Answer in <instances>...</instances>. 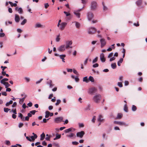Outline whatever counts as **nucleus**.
<instances>
[{
  "label": "nucleus",
  "instance_id": "f257e3e1",
  "mask_svg": "<svg viewBox=\"0 0 147 147\" xmlns=\"http://www.w3.org/2000/svg\"><path fill=\"white\" fill-rule=\"evenodd\" d=\"M101 98V95L100 94L95 96L93 98V99L94 102L96 103H98L100 102Z\"/></svg>",
  "mask_w": 147,
  "mask_h": 147
},
{
  "label": "nucleus",
  "instance_id": "f03ea898",
  "mask_svg": "<svg viewBox=\"0 0 147 147\" xmlns=\"http://www.w3.org/2000/svg\"><path fill=\"white\" fill-rule=\"evenodd\" d=\"M97 7V2L94 1H92L91 3V8L92 10H94L96 9Z\"/></svg>",
  "mask_w": 147,
  "mask_h": 147
},
{
  "label": "nucleus",
  "instance_id": "7ed1b4c3",
  "mask_svg": "<svg viewBox=\"0 0 147 147\" xmlns=\"http://www.w3.org/2000/svg\"><path fill=\"white\" fill-rule=\"evenodd\" d=\"M97 30L96 28L93 27L89 28L88 30V32L89 34H93L96 32Z\"/></svg>",
  "mask_w": 147,
  "mask_h": 147
},
{
  "label": "nucleus",
  "instance_id": "20e7f679",
  "mask_svg": "<svg viewBox=\"0 0 147 147\" xmlns=\"http://www.w3.org/2000/svg\"><path fill=\"white\" fill-rule=\"evenodd\" d=\"M63 118L62 117H57L54 119L55 122L57 123L61 122L63 121Z\"/></svg>",
  "mask_w": 147,
  "mask_h": 147
},
{
  "label": "nucleus",
  "instance_id": "39448f33",
  "mask_svg": "<svg viewBox=\"0 0 147 147\" xmlns=\"http://www.w3.org/2000/svg\"><path fill=\"white\" fill-rule=\"evenodd\" d=\"M114 123L121 126H127V125H126L125 123L123 122L115 121L114 122Z\"/></svg>",
  "mask_w": 147,
  "mask_h": 147
},
{
  "label": "nucleus",
  "instance_id": "423d86ee",
  "mask_svg": "<svg viewBox=\"0 0 147 147\" xmlns=\"http://www.w3.org/2000/svg\"><path fill=\"white\" fill-rule=\"evenodd\" d=\"M72 44V42L71 40L67 41L65 42V47L66 49H67L69 47H70V45H71Z\"/></svg>",
  "mask_w": 147,
  "mask_h": 147
},
{
  "label": "nucleus",
  "instance_id": "0eeeda50",
  "mask_svg": "<svg viewBox=\"0 0 147 147\" xmlns=\"http://www.w3.org/2000/svg\"><path fill=\"white\" fill-rule=\"evenodd\" d=\"M67 24V23L66 22H62L60 26L59 27V29L61 30H63Z\"/></svg>",
  "mask_w": 147,
  "mask_h": 147
},
{
  "label": "nucleus",
  "instance_id": "6e6552de",
  "mask_svg": "<svg viewBox=\"0 0 147 147\" xmlns=\"http://www.w3.org/2000/svg\"><path fill=\"white\" fill-rule=\"evenodd\" d=\"M65 45H63L60 46L59 47H58L57 50L59 51L62 52L65 50Z\"/></svg>",
  "mask_w": 147,
  "mask_h": 147
},
{
  "label": "nucleus",
  "instance_id": "1a4fd4ad",
  "mask_svg": "<svg viewBox=\"0 0 147 147\" xmlns=\"http://www.w3.org/2000/svg\"><path fill=\"white\" fill-rule=\"evenodd\" d=\"M97 89L95 87L91 88L89 89V93L90 94H93L97 91Z\"/></svg>",
  "mask_w": 147,
  "mask_h": 147
},
{
  "label": "nucleus",
  "instance_id": "9d476101",
  "mask_svg": "<svg viewBox=\"0 0 147 147\" xmlns=\"http://www.w3.org/2000/svg\"><path fill=\"white\" fill-rule=\"evenodd\" d=\"M85 133L84 131H82L80 132H78L77 133V136L78 137H80L82 138L84 134Z\"/></svg>",
  "mask_w": 147,
  "mask_h": 147
},
{
  "label": "nucleus",
  "instance_id": "9b49d317",
  "mask_svg": "<svg viewBox=\"0 0 147 147\" xmlns=\"http://www.w3.org/2000/svg\"><path fill=\"white\" fill-rule=\"evenodd\" d=\"M100 42L101 44V47L102 48L106 45V42L105 40L103 38L100 40Z\"/></svg>",
  "mask_w": 147,
  "mask_h": 147
},
{
  "label": "nucleus",
  "instance_id": "f8f14e48",
  "mask_svg": "<svg viewBox=\"0 0 147 147\" xmlns=\"http://www.w3.org/2000/svg\"><path fill=\"white\" fill-rule=\"evenodd\" d=\"M94 16L93 14L91 12H89L87 14V17L88 20L90 21L93 18Z\"/></svg>",
  "mask_w": 147,
  "mask_h": 147
},
{
  "label": "nucleus",
  "instance_id": "ddd939ff",
  "mask_svg": "<svg viewBox=\"0 0 147 147\" xmlns=\"http://www.w3.org/2000/svg\"><path fill=\"white\" fill-rule=\"evenodd\" d=\"M75 129L72 127H71L68 129H65L64 131L65 133H67L70 131H75Z\"/></svg>",
  "mask_w": 147,
  "mask_h": 147
},
{
  "label": "nucleus",
  "instance_id": "4468645a",
  "mask_svg": "<svg viewBox=\"0 0 147 147\" xmlns=\"http://www.w3.org/2000/svg\"><path fill=\"white\" fill-rule=\"evenodd\" d=\"M100 59L102 62H105V59L104 57V54L102 53L100 55Z\"/></svg>",
  "mask_w": 147,
  "mask_h": 147
},
{
  "label": "nucleus",
  "instance_id": "2eb2a0df",
  "mask_svg": "<svg viewBox=\"0 0 147 147\" xmlns=\"http://www.w3.org/2000/svg\"><path fill=\"white\" fill-rule=\"evenodd\" d=\"M123 117V114L121 113H118L117 114V116L115 118L116 119H121Z\"/></svg>",
  "mask_w": 147,
  "mask_h": 147
},
{
  "label": "nucleus",
  "instance_id": "dca6fc26",
  "mask_svg": "<svg viewBox=\"0 0 147 147\" xmlns=\"http://www.w3.org/2000/svg\"><path fill=\"white\" fill-rule=\"evenodd\" d=\"M104 119H103V117L101 115H100L99 116V118L98 119V121L100 122H102L103 121Z\"/></svg>",
  "mask_w": 147,
  "mask_h": 147
},
{
  "label": "nucleus",
  "instance_id": "f3484780",
  "mask_svg": "<svg viewBox=\"0 0 147 147\" xmlns=\"http://www.w3.org/2000/svg\"><path fill=\"white\" fill-rule=\"evenodd\" d=\"M15 20L17 22H18L20 20V18L19 16L17 14H16L15 17Z\"/></svg>",
  "mask_w": 147,
  "mask_h": 147
},
{
  "label": "nucleus",
  "instance_id": "a211bd4d",
  "mask_svg": "<svg viewBox=\"0 0 147 147\" xmlns=\"http://www.w3.org/2000/svg\"><path fill=\"white\" fill-rule=\"evenodd\" d=\"M66 56V55H59V57L60 58L62 59V61L63 62H65V59H64V58Z\"/></svg>",
  "mask_w": 147,
  "mask_h": 147
},
{
  "label": "nucleus",
  "instance_id": "6ab92c4d",
  "mask_svg": "<svg viewBox=\"0 0 147 147\" xmlns=\"http://www.w3.org/2000/svg\"><path fill=\"white\" fill-rule=\"evenodd\" d=\"M74 13L76 15V16L78 18H80V13L78 11H75L74 12Z\"/></svg>",
  "mask_w": 147,
  "mask_h": 147
},
{
  "label": "nucleus",
  "instance_id": "aec40b11",
  "mask_svg": "<svg viewBox=\"0 0 147 147\" xmlns=\"http://www.w3.org/2000/svg\"><path fill=\"white\" fill-rule=\"evenodd\" d=\"M45 134L43 133L40 135V140H43L45 138Z\"/></svg>",
  "mask_w": 147,
  "mask_h": 147
},
{
  "label": "nucleus",
  "instance_id": "412c9836",
  "mask_svg": "<svg viewBox=\"0 0 147 147\" xmlns=\"http://www.w3.org/2000/svg\"><path fill=\"white\" fill-rule=\"evenodd\" d=\"M13 101L12 100H11L9 102H7L5 104V105L6 107H8L10 105L12 104L13 103Z\"/></svg>",
  "mask_w": 147,
  "mask_h": 147
},
{
  "label": "nucleus",
  "instance_id": "4be33fe9",
  "mask_svg": "<svg viewBox=\"0 0 147 147\" xmlns=\"http://www.w3.org/2000/svg\"><path fill=\"white\" fill-rule=\"evenodd\" d=\"M37 137V136L36 135H35L34 136H31L30 138L31 139L32 141H34L35 139H36Z\"/></svg>",
  "mask_w": 147,
  "mask_h": 147
},
{
  "label": "nucleus",
  "instance_id": "5701e85b",
  "mask_svg": "<svg viewBox=\"0 0 147 147\" xmlns=\"http://www.w3.org/2000/svg\"><path fill=\"white\" fill-rule=\"evenodd\" d=\"M50 112L48 111H47L45 112L46 115H45V117L46 118H48L50 115Z\"/></svg>",
  "mask_w": 147,
  "mask_h": 147
},
{
  "label": "nucleus",
  "instance_id": "b1692460",
  "mask_svg": "<svg viewBox=\"0 0 147 147\" xmlns=\"http://www.w3.org/2000/svg\"><path fill=\"white\" fill-rule=\"evenodd\" d=\"M61 135L60 134H56V137L54 139V140H57L61 138Z\"/></svg>",
  "mask_w": 147,
  "mask_h": 147
},
{
  "label": "nucleus",
  "instance_id": "393cba45",
  "mask_svg": "<svg viewBox=\"0 0 147 147\" xmlns=\"http://www.w3.org/2000/svg\"><path fill=\"white\" fill-rule=\"evenodd\" d=\"M142 3V0H138L136 2V3L137 5L138 6L140 5Z\"/></svg>",
  "mask_w": 147,
  "mask_h": 147
},
{
  "label": "nucleus",
  "instance_id": "a878e982",
  "mask_svg": "<svg viewBox=\"0 0 147 147\" xmlns=\"http://www.w3.org/2000/svg\"><path fill=\"white\" fill-rule=\"evenodd\" d=\"M123 60V59L121 58L119 60L117 64L119 66H120V65H121L120 64L122 62Z\"/></svg>",
  "mask_w": 147,
  "mask_h": 147
},
{
  "label": "nucleus",
  "instance_id": "bb28decb",
  "mask_svg": "<svg viewBox=\"0 0 147 147\" xmlns=\"http://www.w3.org/2000/svg\"><path fill=\"white\" fill-rule=\"evenodd\" d=\"M8 3L11 5V7H16L17 6V4L16 3H13L11 2V1H9Z\"/></svg>",
  "mask_w": 147,
  "mask_h": 147
},
{
  "label": "nucleus",
  "instance_id": "cd10ccee",
  "mask_svg": "<svg viewBox=\"0 0 147 147\" xmlns=\"http://www.w3.org/2000/svg\"><path fill=\"white\" fill-rule=\"evenodd\" d=\"M124 111L126 112H127L128 111V107L126 104L124 105Z\"/></svg>",
  "mask_w": 147,
  "mask_h": 147
},
{
  "label": "nucleus",
  "instance_id": "c85d7f7f",
  "mask_svg": "<svg viewBox=\"0 0 147 147\" xmlns=\"http://www.w3.org/2000/svg\"><path fill=\"white\" fill-rule=\"evenodd\" d=\"M111 67L113 69H115L116 68L117 65L115 63H112L111 65Z\"/></svg>",
  "mask_w": 147,
  "mask_h": 147
},
{
  "label": "nucleus",
  "instance_id": "c756f323",
  "mask_svg": "<svg viewBox=\"0 0 147 147\" xmlns=\"http://www.w3.org/2000/svg\"><path fill=\"white\" fill-rule=\"evenodd\" d=\"M75 22L76 23V27L78 28H79L80 26V23L76 22Z\"/></svg>",
  "mask_w": 147,
  "mask_h": 147
},
{
  "label": "nucleus",
  "instance_id": "7c9ffc66",
  "mask_svg": "<svg viewBox=\"0 0 147 147\" xmlns=\"http://www.w3.org/2000/svg\"><path fill=\"white\" fill-rule=\"evenodd\" d=\"M102 5L103 6V10L105 11L107 10V7L105 6L104 2H102Z\"/></svg>",
  "mask_w": 147,
  "mask_h": 147
},
{
  "label": "nucleus",
  "instance_id": "2f4dec72",
  "mask_svg": "<svg viewBox=\"0 0 147 147\" xmlns=\"http://www.w3.org/2000/svg\"><path fill=\"white\" fill-rule=\"evenodd\" d=\"M83 81L84 82H85L86 83H88L89 82V80L88 79L87 77H85L83 78Z\"/></svg>",
  "mask_w": 147,
  "mask_h": 147
},
{
  "label": "nucleus",
  "instance_id": "473e14b6",
  "mask_svg": "<svg viewBox=\"0 0 147 147\" xmlns=\"http://www.w3.org/2000/svg\"><path fill=\"white\" fill-rule=\"evenodd\" d=\"M89 81H91L92 82H93L94 81V79L91 76H90L89 77V79H88Z\"/></svg>",
  "mask_w": 147,
  "mask_h": 147
},
{
  "label": "nucleus",
  "instance_id": "72a5a7b5",
  "mask_svg": "<svg viewBox=\"0 0 147 147\" xmlns=\"http://www.w3.org/2000/svg\"><path fill=\"white\" fill-rule=\"evenodd\" d=\"M26 97V95H25V96L24 98H22V99L20 98V102H22V103H23Z\"/></svg>",
  "mask_w": 147,
  "mask_h": 147
},
{
  "label": "nucleus",
  "instance_id": "f704fd0d",
  "mask_svg": "<svg viewBox=\"0 0 147 147\" xmlns=\"http://www.w3.org/2000/svg\"><path fill=\"white\" fill-rule=\"evenodd\" d=\"M137 109L136 107L134 105H133L132 107V110L133 111H135Z\"/></svg>",
  "mask_w": 147,
  "mask_h": 147
},
{
  "label": "nucleus",
  "instance_id": "c9c22d12",
  "mask_svg": "<svg viewBox=\"0 0 147 147\" xmlns=\"http://www.w3.org/2000/svg\"><path fill=\"white\" fill-rule=\"evenodd\" d=\"M27 20L26 19H24L21 23L22 25H24L27 22Z\"/></svg>",
  "mask_w": 147,
  "mask_h": 147
},
{
  "label": "nucleus",
  "instance_id": "e433bc0d",
  "mask_svg": "<svg viewBox=\"0 0 147 147\" xmlns=\"http://www.w3.org/2000/svg\"><path fill=\"white\" fill-rule=\"evenodd\" d=\"M10 110V109L7 108L5 107L4 108V111L5 112L7 113L8 111Z\"/></svg>",
  "mask_w": 147,
  "mask_h": 147
},
{
  "label": "nucleus",
  "instance_id": "4c0bfd02",
  "mask_svg": "<svg viewBox=\"0 0 147 147\" xmlns=\"http://www.w3.org/2000/svg\"><path fill=\"white\" fill-rule=\"evenodd\" d=\"M42 26V25L40 24H39V23H37L35 25L36 28H40V27H41Z\"/></svg>",
  "mask_w": 147,
  "mask_h": 147
},
{
  "label": "nucleus",
  "instance_id": "58836bf2",
  "mask_svg": "<svg viewBox=\"0 0 147 147\" xmlns=\"http://www.w3.org/2000/svg\"><path fill=\"white\" fill-rule=\"evenodd\" d=\"M18 11L20 13H23V10L21 8H19L18 9Z\"/></svg>",
  "mask_w": 147,
  "mask_h": 147
},
{
  "label": "nucleus",
  "instance_id": "ea45409f",
  "mask_svg": "<svg viewBox=\"0 0 147 147\" xmlns=\"http://www.w3.org/2000/svg\"><path fill=\"white\" fill-rule=\"evenodd\" d=\"M74 135V134L73 133H71L70 134L67 135V136L70 138H71L73 137Z\"/></svg>",
  "mask_w": 147,
  "mask_h": 147
},
{
  "label": "nucleus",
  "instance_id": "a19ab883",
  "mask_svg": "<svg viewBox=\"0 0 147 147\" xmlns=\"http://www.w3.org/2000/svg\"><path fill=\"white\" fill-rule=\"evenodd\" d=\"M59 37H60L59 34L57 36V37L56 38V41L57 42H58L59 41L60 39V38H59Z\"/></svg>",
  "mask_w": 147,
  "mask_h": 147
},
{
  "label": "nucleus",
  "instance_id": "79ce46f5",
  "mask_svg": "<svg viewBox=\"0 0 147 147\" xmlns=\"http://www.w3.org/2000/svg\"><path fill=\"white\" fill-rule=\"evenodd\" d=\"M6 88H8L10 86V85L9 84L8 82H6L5 84H4Z\"/></svg>",
  "mask_w": 147,
  "mask_h": 147
},
{
  "label": "nucleus",
  "instance_id": "37998d69",
  "mask_svg": "<svg viewBox=\"0 0 147 147\" xmlns=\"http://www.w3.org/2000/svg\"><path fill=\"white\" fill-rule=\"evenodd\" d=\"M37 112V111H36V110H34L32 111H30V113H31V114L32 115H34L36 112Z\"/></svg>",
  "mask_w": 147,
  "mask_h": 147
},
{
  "label": "nucleus",
  "instance_id": "c03bdc74",
  "mask_svg": "<svg viewBox=\"0 0 147 147\" xmlns=\"http://www.w3.org/2000/svg\"><path fill=\"white\" fill-rule=\"evenodd\" d=\"M61 101L60 100H57V102L55 103L56 105H58L61 102Z\"/></svg>",
  "mask_w": 147,
  "mask_h": 147
},
{
  "label": "nucleus",
  "instance_id": "a18cd8bd",
  "mask_svg": "<svg viewBox=\"0 0 147 147\" xmlns=\"http://www.w3.org/2000/svg\"><path fill=\"white\" fill-rule=\"evenodd\" d=\"M117 85L120 87H123V84L121 82H118V83Z\"/></svg>",
  "mask_w": 147,
  "mask_h": 147
},
{
  "label": "nucleus",
  "instance_id": "49530a36",
  "mask_svg": "<svg viewBox=\"0 0 147 147\" xmlns=\"http://www.w3.org/2000/svg\"><path fill=\"white\" fill-rule=\"evenodd\" d=\"M98 57H96L92 61V63H94L96 62L98 60Z\"/></svg>",
  "mask_w": 147,
  "mask_h": 147
},
{
  "label": "nucleus",
  "instance_id": "de8ad7c7",
  "mask_svg": "<svg viewBox=\"0 0 147 147\" xmlns=\"http://www.w3.org/2000/svg\"><path fill=\"white\" fill-rule=\"evenodd\" d=\"M24 125L23 123H20L18 125V127L20 128L23 127Z\"/></svg>",
  "mask_w": 147,
  "mask_h": 147
},
{
  "label": "nucleus",
  "instance_id": "09e8293b",
  "mask_svg": "<svg viewBox=\"0 0 147 147\" xmlns=\"http://www.w3.org/2000/svg\"><path fill=\"white\" fill-rule=\"evenodd\" d=\"M67 16H68L70 15V13H67V12L64 11L63 12Z\"/></svg>",
  "mask_w": 147,
  "mask_h": 147
},
{
  "label": "nucleus",
  "instance_id": "8fccbe9b",
  "mask_svg": "<svg viewBox=\"0 0 147 147\" xmlns=\"http://www.w3.org/2000/svg\"><path fill=\"white\" fill-rule=\"evenodd\" d=\"M96 117L95 116H94L92 120V121L93 123H94L96 120Z\"/></svg>",
  "mask_w": 147,
  "mask_h": 147
},
{
  "label": "nucleus",
  "instance_id": "3c124183",
  "mask_svg": "<svg viewBox=\"0 0 147 147\" xmlns=\"http://www.w3.org/2000/svg\"><path fill=\"white\" fill-rule=\"evenodd\" d=\"M5 81H4V80H3V79H2L1 81V83L2 84H3L4 85L5 84V83H6V82H5Z\"/></svg>",
  "mask_w": 147,
  "mask_h": 147
},
{
  "label": "nucleus",
  "instance_id": "603ef678",
  "mask_svg": "<svg viewBox=\"0 0 147 147\" xmlns=\"http://www.w3.org/2000/svg\"><path fill=\"white\" fill-rule=\"evenodd\" d=\"M5 34L4 33H0V37H3L5 36Z\"/></svg>",
  "mask_w": 147,
  "mask_h": 147
},
{
  "label": "nucleus",
  "instance_id": "864d4df0",
  "mask_svg": "<svg viewBox=\"0 0 147 147\" xmlns=\"http://www.w3.org/2000/svg\"><path fill=\"white\" fill-rule=\"evenodd\" d=\"M72 144L73 145H77L79 143L78 142L76 141L73 142H72Z\"/></svg>",
  "mask_w": 147,
  "mask_h": 147
},
{
  "label": "nucleus",
  "instance_id": "5fc2aeb1",
  "mask_svg": "<svg viewBox=\"0 0 147 147\" xmlns=\"http://www.w3.org/2000/svg\"><path fill=\"white\" fill-rule=\"evenodd\" d=\"M98 64L97 63H96L94 64L93 65V67H96L98 66Z\"/></svg>",
  "mask_w": 147,
  "mask_h": 147
},
{
  "label": "nucleus",
  "instance_id": "6e6d98bb",
  "mask_svg": "<svg viewBox=\"0 0 147 147\" xmlns=\"http://www.w3.org/2000/svg\"><path fill=\"white\" fill-rule=\"evenodd\" d=\"M113 53H111L109 54V55L108 57L109 58H110V57H112V56H113Z\"/></svg>",
  "mask_w": 147,
  "mask_h": 147
},
{
  "label": "nucleus",
  "instance_id": "4d7b16f0",
  "mask_svg": "<svg viewBox=\"0 0 147 147\" xmlns=\"http://www.w3.org/2000/svg\"><path fill=\"white\" fill-rule=\"evenodd\" d=\"M49 6V5L48 3H45V9H47Z\"/></svg>",
  "mask_w": 147,
  "mask_h": 147
},
{
  "label": "nucleus",
  "instance_id": "13d9d810",
  "mask_svg": "<svg viewBox=\"0 0 147 147\" xmlns=\"http://www.w3.org/2000/svg\"><path fill=\"white\" fill-rule=\"evenodd\" d=\"M133 24L134 26L137 27L138 26H139V23L138 22L137 23H134Z\"/></svg>",
  "mask_w": 147,
  "mask_h": 147
},
{
  "label": "nucleus",
  "instance_id": "bf43d9fd",
  "mask_svg": "<svg viewBox=\"0 0 147 147\" xmlns=\"http://www.w3.org/2000/svg\"><path fill=\"white\" fill-rule=\"evenodd\" d=\"M17 105V103L16 102H14L13 103V104L12 105V107H16Z\"/></svg>",
  "mask_w": 147,
  "mask_h": 147
},
{
  "label": "nucleus",
  "instance_id": "052dcab7",
  "mask_svg": "<svg viewBox=\"0 0 147 147\" xmlns=\"http://www.w3.org/2000/svg\"><path fill=\"white\" fill-rule=\"evenodd\" d=\"M6 144L8 145H10V141L8 140L6 141Z\"/></svg>",
  "mask_w": 147,
  "mask_h": 147
},
{
  "label": "nucleus",
  "instance_id": "680f3d73",
  "mask_svg": "<svg viewBox=\"0 0 147 147\" xmlns=\"http://www.w3.org/2000/svg\"><path fill=\"white\" fill-rule=\"evenodd\" d=\"M81 1L83 4H85L87 3V1L86 0H81Z\"/></svg>",
  "mask_w": 147,
  "mask_h": 147
},
{
  "label": "nucleus",
  "instance_id": "e2e57ef3",
  "mask_svg": "<svg viewBox=\"0 0 147 147\" xmlns=\"http://www.w3.org/2000/svg\"><path fill=\"white\" fill-rule=\"evenodd\" d=\"M27 105L29 107H31L32 106V104L31 102H30L28 103L27 104Z\"/></svg>",
  "mask_w": 147,
  "mask_h": 147
},
{
  "label": "nucleus",
  "instance_id": "0e129e2a",
  "mask_svg": "<svg viewBox=\"0 0 147 147\" xmlns=\"http://www.w3.org/2000/svg\"><path fill=\"white\" fill-rule=\"evenodd\" d=\"M42 80H43V79H42V78L41 79L37 81L36 82V84H38V83H40L42 81Z\"/></svg>",
  "mask_w": 147,
  "mask_h": 147
},
{
  "label": "nucleus",
  "instance_id": "69168bd1",
  "mask_svg": "<svg viewBox=\"0 0 147 147\" xmlns=\"http://www.w3.org/2000/svg\"><path fill=\"white\" fill-rule=\"evenodd\" d=\"M115 57H112L110 59V61H111L113 60H115Z\"/></svg>",
  "mask_w": 147,
  "mask_h": 147
},
{
  "label": "nucleus",
  "instance_id": "338daca9",
  "mask_svg": "<svg viewBox=\"0 0 147 147\" xmlns=\"http://www.w3.org/2000/svg\"><path fill=\"white\" fill-rule=\"evenodd\" d=\"M11 111L13 112L14 114H17V112L16 109H15V110H12Z\"/></svg>",
  "mask_w": 147,
  "mask_h": 147
},
{
  "label": "nucleus",
  "instance_id": "774afa93",
  "mask_svg": "<svg viewBox=\"0 0 147 147\" xmlns=\"http://www.w3.org/2000/svg\"><path fill=\"white\" fill-rule=\"evenodd\" d=\"M8 11L10 13H12V9L11 8H9L8 9Z\"/></svg>",
  "mask_w": 147,
  "mask_h": 147
}]
</instances>
